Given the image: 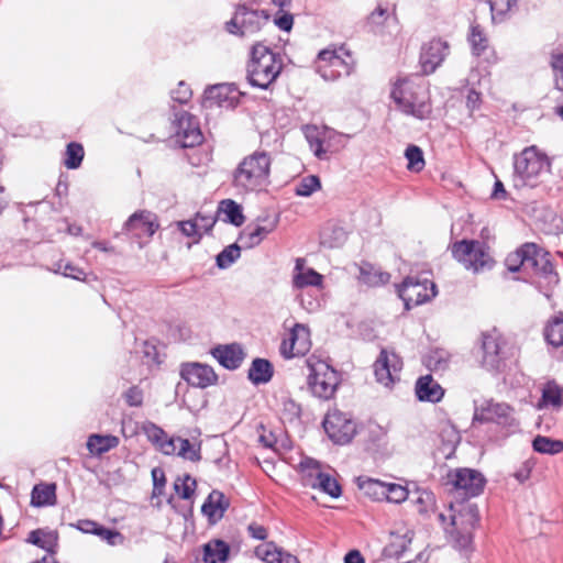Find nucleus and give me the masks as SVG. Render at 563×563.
Returning <instances> with one entry per match:
<instances>
[{
    "label": "nucleus",
    "instance_id": "c03bdc74",
    "mask_svg": "<svg viewBox=\"0 0 563 563\" xmlns=\"http://www.w3.org/2000/svg\"><path fill=\"white\" fill-rule=\"evenodd\" d=\"M66 157L64 161L65 166L68 169H76L81 165L84 159L85 151L81 144L71 142L67 145Z\"/></svg>",
    "mask_w": 563,
    "mask_h": 563
},
{
    "label": "nucleus",
    "instance_id": "f704fd0d",
    "mask_svg": "<svg viewBox=\"0 0 563 563\" xmlns=\"http://www.w3.org/2000/svg\"><path fill=\"white\" fill-rule=\"evenodd\" d=\"M119 438L111 434H91L87 440V449L93 455H102L119 445Z\"/></svg>",
    "mask_w": 563,
    "mask_h": 563
},
{
    "label": "nucleus",
    "instance_id": "aec40b11",
    "mask_svg": "<svg viewBox=\"0 0 563 563\" xmlns=\"http://www.w3.org/2000/svg\"><path fill=\"white\" fill-rule=\"evenodd\" d=\"M449 53V45L446 42L434 38L424 44L420 54V63L426 74L433 73L438 66L444 60Z\"/></svg>",
    "mask_w": 563,
    "mask_h": 563
},
{
    "label": "nucleus",
    "instance_id": "052dcab7",
    "mask_svg": "<svg viewBox=\"0 0 563 563\" xmlns=\"http://www.w3.org/2000/svg\"><path fill=\"white\" fill-rule=\"evenodd\" d=\"M523 245L518 249L515 253H511L506 258L507 267L510 272H517L520 268L523 269Z\"/></svg>",
    "mask_w": 563,
    "mask_h": 563
},
{
    "label": "nucleus",
    "instance_id": "7c9ffc66",
    "mask_svg": "<svg viewBox=\"0 0 563 563\" xmlns=\"http://www.w3.org/2000/svg\"><path fill=\"white\" fill-rule=\"evenodd\" d=\"M26 542L34 544L51 553L49 555H53L58 544V534L53 530L35 529L29 533Z\"/></svg>",
    "mask_w": 563,
    "mask_h": 563
},
{
    "label": "nucleus",
    "instance_id": "a19ab883",
    "mask_svg": "<svg viewBox=\"0 0 563 563\" xmlns=\"http://www.w3.org/2000/svg\"><path fill=\"white\" fill-rule=\"evenodd\" d=\"M278 410L284 421L292 422L299 418L301 407L289 396L282 395L278 398Z\"/></svg>",
    "mask_w": 563,
    "mask_h": 563
},
{
    "label": "nucleus",
    "instance_id": "c85d7f7f",
    "mask_svg": "<svg viewBox=\"0 0 563 563\" xmlns=\"http://www.w3.org/2000/svg\"><path fill=\"white\" fill-rule=\"evenodd\" d=\"M255 554L267 563H299L296 556L284 552L274 542L256 547Z\"/></svg>",
    "mask_w": 563,
    "mask_h": 563
},
{
    "label": "nucleus",
    "instance_id": "5fc2aeb1",
    "mask_svg": "<svg viewBox=\"0 0 563 563\" xmlns=\"http://www.w3.org/2000/svg\"><path fill=\"white\" fill-rule=\"evenodd\" d=\"M550 66L553 70L555 88L563 91V53H552Z\"/></svg>",
    "mask_w": 563,
    "mask_h": 563
},
{
    "label": "nucleus",
    "instance_id": "20e7f679",
    "mask_svg": "<svg viewBox=\"0 0 563 563\" xmlns=\"http://www.w3.org/2000/svg\"><path fill=\"white\" fill-rule=\"evenodd\" d=\"M450 522L444 527L450 542L455 549L468 550L473 541V531L479 522V512L475 504L461 505L457 510L450 508Z\"/></svg>",
    "mask_w": 563,
    "mask_h": 563
},
{
    "label": "nucleus",
    "instance_id": "6ab92c4d",
    "mask_svg": "<svg viewBox=\"0 0 563 563\" xmlns=\"http://www.w3.org/2000/svg\"><path fill=\"white\" fill-rule=\"evenodd\" d=\"M158 229L154 213L147 210L134 212L124 223V230L137 239L152 238Z\"/></svg>",
    "mask_w": 563,
    "mask_h": 563
},
{
    "label": "nucleus",
    "instance_id": "cd10ccee",
    "mask_svg": "<svg viewBox=\"0 0 563 563\" xmlns=\"http://www.w3.org/2000/svg\"><path fill=\"white\" fill-rule=\"evenodd\" d=\"M312 132L316 133V135L311 134L310 130H308L307 133L310 148L318 158L323 159L327 157V154L331 152L330 141L340 135L329 129H324L321 133L318 132L317 129H313Z\"/></svg>",
    "mask_w": 563,
    "mask_h": 563
},
{
    "label": "nucleus",
    "instance_id": "58836bf2",
    "mask_svg": "<svg viewBox=\"0 0 563 563\" xmlns=\"http://www.w3.org/2000/svg\"><path fill=\"white\" fill-rule=\"evenodd\" d=\"M358 487L373 500H385L386 492H388L387 483L374 478H358Z\"/></svg>",
    "mask_w": 563,
    "mask_h": 563
},
{
    "label": "nucleus",
    "instance_id": "473e14b6",
    "mask_svg": "<svg viewBox=\"0 0 563 563\" xmlns=\"http://www.w3.org/2000/svg\"><path fill=\"white\" fill-rule=\"evenodd\" d=\"M229 507L225 496L219 490H212L201 507V511L209 518H222Z\"/></svg>",
    "mask_w": 563,
    "mask_h": 563
},
{
    "label": "nucleus",
    "instance_id": "69168bd1",
    "mask_svg": "<svg viewBox=\"0 0 563 563\" xmlns=\"http://www.w3.org/2000/svg\"><path fill=\"white\" fill-rule=\"evenodd\" d=\"M532 471V463L530 461L523 462L520 467L514 473L515 478L520 482L525 483L529 479L530 474Z\"/></svg>",
    "mask_w": 563,
    "mask_h": 563
},
{
    "label": "nucleus",
    "instance_id": "4d7b16f0",
    "mask_svg": "<svg viewBox=\"0 0 563 563\" xmlns=\"http://www.w3.org/2000/svg\"><path fill=\"white\" fill-rule=\"evenodd\" d=\"M54 272L62 274L65 277H70V278H74L77 280L84 279V277L86 275L81 268L73 265L71 263L64 264L62 262L56 264V268L54 269Z\"/></svg>",
    "mask_w": 563,
    "mask_h": 563
},
{
    "label": "nucleus",
    "instance_id": "338daca9",
    "mask_svg": "<svg viewBox=\"0 0 563 563\" xmlns=\"http://www.w3.org/2000/svg\"><path fill=\"white\" fill-rule=\"evenodd\" d=\"M247 532L253 539H256V540L264 541L267 538L266 528L256 522H252L247 526Z\"/></svg>",
    "mask_w": 563,
    "mask_h": 563
},
{
    "label": "nucleus",
    "instance_id": "6e6d98bb",
    "mask_svg": "<svg viewBox=\"0 0 563 563\" xmlns=\"http://www.w3.org/2000/svg\"><path fill=\"white\" fill-rule=\"evenodd\" d=\"M387 488L385 500L389 503L400 504L408 498L407 488L399 484L387 483Z\"/></svg>",
    "mask_w": 563,
    "mask_h": 563
},
{
    "label": "nucleus",
    "instance_id": "4c0bfd02",
    "mask_svg": "<svg viewBox=\"0 0 563 563\" xmlns=\"http://www.w3.org/2000/svg\"><path fill=\"white\" fill-rule=\"evenodd\" d=\"M451 354L444 349L431 350L424 357V365L432 372L441 373L449 368Z\"/></svg>",
    "mask_w": 563,
    "mask_h": 563
},
{
    "label": "nucleus",
    "instance_id": "09e8293b",
    "mask_svg": "<svg viewBox=\"0 0 563 563\" xmlns=\"http://www.w3.org/2000/svg\"><path fill=\"white\" fill-rule=\"evenodd\" d=\"M321 188V183L318 176L309 175L303 177L295 188V194L300 197H309L314 191Z\"/></svg>",
    "mask_w": 563,
    "mask_h": 563
},
{
    "label": "nucleus",
    "instance_id": "2f4dec72",
    "mask_svg": "<svg viewBox=\"0 0 563 563\" xmlns=\"http://www.w3.org/2000/svg\"><path fill=\"white\" fill-rule=\"evenodd\" d=\"M56 504V485L41 483L33 487L31 505L34 507L54 506Z\"/></svg>",
    "mask_w": 563,
    "mask_h": 563
},
{
    "label": "nucleus",
    "instance_id": "37998d69",
    "mask_svg": "<svg viewBox=\"0 0 563 563\" xmlns=\"http://www.w3.org/2000/svg\"><path fill=\"white\" fill-rule=\"evenodd\" d=\"M549 344L558 347L563 346V318H555L550 321L544 330Z\"/></svg>",
    "mask_w": 563,
    "mask_h": 563
},
{
    "label": "nucleus",
    "instance_id": "a211bd4d",
    "mask_svg": "<svg viewBox=\"0 0 563 563\" xmlns=\"http://www.w3.org/2000/svg\"><path fill=\"white\" fill-rule=\"evenodd\" d=\"M180 375L189 385L198 388H207L218 382V375L213 368L201 363L183 364Z\"/></svg>",
    "mask_w": 563,
    "mask_h": 563
},
{
    "label": "nucleus",
    "instance_id": "1a4fd4ad",
    "mask_svg": "<svg viewBox=\"0 0 563 563\" xmlns=\"http://www.w3.org/2000/svg\"><path fill=\"white\" fill-rule=\"evenodd\" d=\"M354 68V60L350 53L325 48L318 54L316 69L328 81H334L343 76H349Z\"/></svg>",
    "mask_w": 563,
    "mask_h": 563
},
{
    "label": "nucleus",
    "instance_id": "9b49d317",
    "mask_svg": "<svg viewBox=\"0 0 563 563\" xmlns=\"http://www.w3.org/2000/svg\"><path fill=\"white\" fill-rule=\"evenodd\" d=\"M269 20L265 10H253L244 4L238 5L233 18L225 23L229 33L250 36L257 33Z\"/></svg>",
    "mask_w": 563,
    "mask_h": 563
},
{
    "label": "nucleus",
    "instance_id": "9d476101",
    "mask_svg": "<svg viewBox=\"0 0 563 563\" xmlns=\"http://www.w3.org/2000/svg\"><path fill=\"white\" fill-rule=\"evenodd\" d=\"M452 255L462 263L466 269L477 273L490 268L494 260L487 251V246L479 241L462 240L452 245Z\"/></svg>",
    "mask_w": 563,
    "mask_h": 563
},
{
    "label": "nucleus",
    "instance_id": "c9c22d12",
    "mask_svg": "<svg viewBox=\"0 0 563 563\" xmlns=\"http://www.w3.org/2000/svg\"><path fill=\"white\" fill-rule=\"evenodd\" d=\"M360 280L367 286H382L389 282L390 275L369 263L360 265Z\"/></svg>",
    "mask_w": 563,
    "mask_h": 563
},
{
    "label": "nucleus",
    "instance_id": "de8ad7c7",
    "mask_svg": "<svg viewBox=\"0 0 563 563\" xmlns=\"http://www.w3.org/2000/svg\"><path fill=\"white\" fill-rule=\"evenodd\" d=\"M408 161L407 168L411 172H420L424 167L422 150L417 145H409L405 151Z\"/></svg>",
    "mask_w": 563,
    "mask_h": 563
},
{
    "label": "nucleus",
    "instance_id": "79ce46f5",
    "mask_svg": "<svg viewBox=\"0 0 563 563\" xmlns=\"http://www.w3.org/2000/svg\"><path fill=\"white\" fill-rule=\"evenodd\" d=\"M532 448L536 452L553 455L563 451V442L561 440H553L548 437L538 435L532 441Z\"/></svg>",
    "mask_w": 563,
    "mask_h": 563
},
{
    "label": "nucleus",
    "instance_id": "412c9836",
    "mask_svg": "<svg viewBox=\"0 0 563 563\" xmlns=\"http://www.w3.org/2000/svg\"><path fill=\"white\" fill-rule=\"evenodd\" d=\"M401 369V362L395 353L382 350L374 364V373L378 383L389 386L395 380V375Z\"/></svg>",
    "mask_w": 563,
    "mask_h": 563
},
{
    "label": "nucleus",
    "instance_id": "f03ea898",
    "mask_svg": "<svg viewBox=\"0 0 563 563\" xmlns=\"http://www.w3.org/2000/svg\"><path fill=\"white\" fill-rule=\"evenodd\" d=\"M550 172V158L536 145L514 155L512 184L517 189L538 187Z\"/></svg>",
    "mask_w": 563,
    "mask_h": 563
},
{
    "label": "nucleus",
    "instance_id": "e2e57ef3",
    "mask_svg": "<svg viewBox=\"0 0 563 563\" xmlns=\"http://www.w3.org/2000/svg\"><path fill=\"white\" fill-rule=\"evenodd\" d=\"M195 223L198 224L199 230L203 233H207L212 229L216 223V218L212 214H206L202 212H197L196 217L192 219Z\"/></svg>",
    "mask_w": 563,
    "mask_h": 563
},
{
    "label": "nucleus",
    "instance_id": "774afa93",
    "mask_svg": "<svg viewBox=\"0 0 563 563\" xmlns=\"http://www.w3.org/2000/svg\"><path fill=\"white\" fill-rule=\"evenodd\" d=\"M178 438H170L168 439L167 437L165 438V440L161 443L159 445V449L162 450V452L164 454H177V451H178Z\"/></svg>",
    "mask_w": 563,
    "mask_h": 563
},
{
    "label": "nucleus",
    "instance_id": "ddd939ff",
    "mask_svg": "<svg viewBox=\"0 0 563 563\" xmlns=\"http://www.w3.org/2000/svg\"><path fill=\"white\" fill-rule=\"evenodd\" d=\"M446 479V484L452 486V490L463 498L478 496L483 492L486 483L483 474L472 468L451 471Z\"/></svg>",
    "mask_w": 563,
    "mask_h": 563
},
{
    "label": "nucleus",
    "instance_id": "393cba45",
    "mask_svg": "<svg viewBox=\"0 0 563 563\" xmlns=\"http://www.w3.org/2000/svg\"><path fill=\"white\" fill-rule=\"evenodd\" d=\"M303 465L305 467L316 471V479L313 483H311L312 487L319 488L323 493L330 495L332 498H338L341 496V486L334 477L320 471L319 462L314 460H308Z\"/></svg>",
    "mask_w": 563,
    "mask_h": 563
},
{
    "label": "nucleus",
    "instance_id": "39448f33",
    "mask_svg": "<svg viewBox=\"0 0 563 563\" xmlns=\"http://www.w3.org/2000/svg\"><path fill=\"white\" fill-rule=\"evenodd\" d=\"M390 97L406 115L424 120L431 113V104L422 87L410 79L398 80L391 89Z\"/></svg>",
    "mask_w": 563,
    "mask_h": 563
},
{
    "label": "nucleus",
    "instance_id": "72a5a7b5",
    "mask_svg": "<svg viewBox=\"0 0 563 563\" xmlns=\"http://www.w3.org/2000/svg\"><path fill=\"white\" fill-rule=\"evenodd\" d=\"M273 374L274 368L272 363L266 358L258 357L253 360L247 377L253 384L261 385L268 383L272 379Z\"/></svg>",
    "mask_w": 563,
    "mask_h": 563
},
{
    "label": "nucleus",
    "instance_id": "c756f323",
    "mask_svg": "<svg viewBox=\"0 0 563 563\" xmlns=\"http://www.w3.org/2000/svg\"><path fill=\"white\" fill-rule=\"evenodd\" d=\"M368 24L373 32H383L384 27L391 32L397 27V16L388 11V9L378 5L368 16Z\"/></svg>",
    "mask_w": 563,
    "mask_h": 563
},
{
    "label": "nucleus",
    "instance_id": "f8f14e48",
    "mask_svg": "<svg viewBox=\"0 0 563 563\" xmlns=\"http://www.w3.org/2000/svg\"><path fill=\"white\" fill-rule=\"evenodd\" d=\"M437 292L435 284L428 277L408 276L398 288V295L407 309L431 300Z\"/></svg>",
    "mask_w": 563,
    "mask_h": 563
},
{
    "label": "nucleus",
    "instance_id": "5701e85b",
    "mask_svg": "<svg viewBox=\"0 0 563 563\" xmlns=\"http://www.w3.org/2000/svg\"><path fill=\"white\" fill-rule=\"evenodd\" d=\"M265 224L260 222L249 224L240 234L239 242L245 249H252L258 245L271 232L276 228L277 221H265Z\"/></svg>",
    "mask_w": 563,
    "mask_h": 563
},
{
    "label": "nucleus",
    "instance_id": "6e6552de",
    "mask_svg": "<svg viewBox=\"0 0 563 563\" xmlns=\"http://www.w3.org/2000/svg\"><path fill=\"white\" fill-rule=\"evenodd\" d=\"M476 422L495 423L509 432L516 431L519 427L514 408L506 402H497L494 399L475 402L473 424Z\"/></svg>",
    "mask_w": 563,
    "mask_h": 563
},
{
    "label": "nucleus",
    "instance_id": "603ef678",
    "mask_svg": "<svg viewBox=\"0 0 563 563\" xmlns=\"http://www.w3.org/2000/svg\"><path fill=\"white\" fill-rule=\"evenodd\" d=\"M542 401L553 407L562 406V389L555 383H548L542 390Z\"/></svg>",
    "mask_w": 563,
    "mask_h": 563
},
{
    "label": "nucleus",
    "instance_id": "7ed1b4c3",
    "mask_svg": "<svg viewBox=\"0 0 563 563\" xmlns=\"http://www.w3.org/2000/svg\"><path fill=\"white\" fill-rule=\"evenodd\" d=\"M280 54L257 43L252 46L247 64V79L253 87L267 89L279 76L283 69Z\"/></svg>",
    "mask_w": 563,
    "mask_h": 563
},
{
    "label": "nucleus",
    "instance_id": "a878e982",
    "mask_svg": "<svg viewBox=\"0 0 563 563\" xmlns=\"http://www.w3.org/2000/svg\"><path fill=\"white\" fill-rule=\"evenodd\" d=\"M416 396L420 401L439 402L444 396V389L431 375H424L417 379L415 386Z\"/></svg>",
    "mask_w": 563,
    "mask_h": 563
},
{
    "label": "nucleus",
    "instance_id": "0eeeda50",
    "mask_svg": "<svg viewBox=\"0 0 563 563\" xmlns=\"http://www.w3.org/2000/svg\"><path fill=\"white\" fill-rule=\"evenodd\" d=\"M307 383L311 394L324 400L332 398L340 383L338 372L328 363L311 357L307 360Z\"/></svg>",
    "mask_w": 563,
    "mask_h": 563
},
{
    "label": "nucleus",
    "instance_id": "0e129e2a",
    "mask_svg": "<svg viewBox=\"0 0 563 563\" xmlns=\"http://www.w3.org/2000/svg\"><path fill=\"white\" fill-rule=\"evenodd\" d=\"M125 401L131 407H139L143 402V393L137 387H131L124 394Z\"/></svg>",
    "mask_w": 563,
    "mask_h": 563
},
{
    "label": "nucleus",
    "instance_id": "2eb2a0df",
    "mask_svg": "<svg viewBox=\"0 0 563 563\" xmlns=\"http://www.w3.org/2000/svg\"><path fill=\"white\" fill-rule=\"evenodd\" d=\"M174 129L176 142L181 147H194L202 141L198 122L186 111L175 113Z\"/></svg>",
    "mask_w": 563,
    "mask_h": 563
},
{
    "label": "nucleus",
    "instance_id": "3c124183",
    "mask_svg": "<svg viewBox=\"0 0 563 563\" xmlns=\"http://www.w3.org/2000/svg\"><path fill=\"white\" fill-rule=\"evenodd\" d=\"M493 21H501L516 5L517 0H488Z\"/></svg>",
    "mask_w": 563,
    "mask_h": 563
},
{
    "label": "nucleus",
    "instance_id": "a18cd8bd",
    "mask_svg": "<svg viewBox=\"0 0 563 563\" xmlns=\"http://www.w3.org/2000/svg\"><path fill=\"white\" fill-rule=\"evenodd\" d=\"M241 246L236 243L224 247L217 255V266L221 269L229 268L240 257Z\"/></svg>",
    "mask_w": 563,
    "mask_h": 563
},
{
    "label": "nucleus",
    "instance_id": "680f3d73",
    "mask_svg": "<svg viewBox=\"0 0 563 563\" xmlns=\"http://www.w3.org/2000/svg\"><path fill=\"white\" fill-rule=\"evenodd\" d=\"M144 430H145V433H146L148 440H151L153 443L157 444L158 446L167 437L165 431L154 423H148L147 426H145Z\"/></svg>",
    "mask_w": 563,
    "mask_h": 563
},
{
    "label": "nucleus",
    "instance_id": "4be33fe9",
    "mask_svg": "<svg viewBox=\"0 0 563 563\" xmlns=\"http://www.w3.org/2000/svg\"><path fill=\"white\" fill-rule=\"evenodd\" d=\"M236 88L229 84H218L208 87L203 92V104L207 108L232 107L236 101Z\"/></svg>",
    "mask_w": 563,
    "mask_h": 563
},
{
    "label": "nucleus",
    "instance_id": "4468645a",
    "mask_svg": "<svg viewBox=\"0 0 563 563\" xmlns=\"http://www.w3.org/2000/svg\"><path fill=\"white\" fill-rule=\"evenodd\" d=\"M323 428L328 437L336 444L349 443L356 433L355 422L339 410L327 413Z\"/></svg>",
    "mask_w": 563,
    "mask_h": 563
},
{
    "label": "nucleus",
    "instance_id": "f257e3e1",
    "mask_svg": "<svg viewBox=\"0 0 563 563\" xmlns=\"http://www.w3.org/2000/svg\"><path fill=\"white\" fill-rule=\"evenodd\" d=\"M272 156L257 150L241 159L233 169L231 185L239 194L263 190L269 184Z\"/></svg>",
    "mask_w": 563,
    "mask_h": 563
},
{
    "label": "nucleus",
    "instance_id": "b1692460",
    "mask_svg": "<svg viewBox=\"0 0 563 563\" xmlns=\"http://www.w3.org/2000/svg\"><path fill=\"white\" fill-rule=\"evenodd\" d=\"M211 354L227 369H236L244 360V352L240 344L218 345L212 349Z\"/></svg>",
    "mask_w": 563,
    "mask_h": 563
},
{
    "label": "nucleus",
    "instance_id": "49530a36",
    "mask_svg": "<svg viewBox=\"0 0 563 563\" xmlns=\"http://www.w3.org/2000/svg\"><path fill=\"white\" fill-rule=\"evenodd\" d=\"M178 456L191 462H198L201 460L200 444H192L188 439L178 438Z\"/></svg>",
    "mask_w": 563,
    "mask_h": 563
},
{
    "label": "nucleus",
    "instance_id": "e433bc0d",
    "mask_svg": "<svg viewBox=\"0 0 563 563\" xmlns=\"http://www.w3.org/2000/svg\"><path fill=\"white\" fill-rule=\"evenodd\" d=\"M229 545L221 540L208 542L203 548V561L206 563H223L228 560Z\"/></svg>",
    "mask_w": 563,
    "mask_h": 563
},
{
    "label": "nucleus",
    "instance_id": "bf43d9fd",
    "mask_svg": "<svg viewBox=\"0 0 563 563\" xmlns=\"http://www.w3.org/2000/svg\"><path fill=\"white\" fill-rule=\"evenodd\" d=\"M177 224L181 233L188 238H194L198 241L202 236V232L199 230L198 224L192 220L179 221Z\"/></svg>",
    "mask_w": 563,
    "mask_h": 563
},
{
    "label": "nucleus",
    "instance_id": "13d9d810",
    "mask_svg": "<svg viewBox=\"0 0 563 563\" xmlns=\"http://www.w3.org/2000/svg\"><path fill=\"white\" fill-rule=\"evenodd\" d=\"M191 89L184 81H180L177 88L172 91V99L180 104L187 103L191 99Z\"/></svg>",
    "mask_w": 563,
    "mask_h": 563
},
{
    "label": "nucleus",
    "instance_id": "8fccbe9b",
    "mask_svg": "<svg viewBox=\"0 0 563 563\" xmlns=\"http://www.w3.org/2000/svg\"><path fill=\"white\" fill-rule=\"evenodd\" d=\"M468 42L475 55H481L487 48L488 45L487 37L483 33L481 26L477 24L471 26Z\"/></svg>",
    "mask_w": 563,
    "mask_h": 563
},
{
    "label": "nucleus",
    "instance_id": "423d86ee",
    "mask_svg": "<svg viewBox=\"0 0 563 563\" xmlns=\"http://www.w3.org/2000/svg\"><path fill=\"white\" fill-rule=\"evenodd\" d=\"M523 271H530L539 278V285L545 289L544 295L549 298L548 290L559 283L551 254L534 243L523 244Z\"/></svg>",
    "mask_w": 563,
    "mask_h": 563
},
{
    "label": "nucleus",
    "instance_id": "ea45409f",
    "mask_svg": "<svg viewBox=\"0 0 563 563\" xmlns=\"http://www.w3.org/2000/svg\"><path fill=\"white\" fill-rule=\"evenodd\" d=\"M219 212L224 214L223 221L230 222L236 227L244 222L241 206L231 199L221 201Z\"/></svg>",
    "mask_w": 563,
    "mask_h": 563
},
{
    "label": "nucleus",
    "instance_id": "dca6fc26",
    "mask_svg": "<svg viewBox=\"0 0 563 563\" xmlns=\"http://www.w3.org/2000/svg\"><path fill=\"white\" fill-rule=\"evenodd\" d=\"M311 346L310 331L307 325L296 323L289 331L279 347V352L284 358H292L305 355Z\"/></svg>",
    "mask_w": 563,
    "mask_h": 563
},
{
    "label": "nucleus",
    "instance_id": "bb28decb",
    "mask_svg": "<svg viewBox=\"0 0 563 563\" xmlns=\"http://www.w3.org/2000/svg\"><path fill=\"white\" fill-rule=\"evenodd\" d=\"M323 276L313 268L305 267V260L297 258L292 275V284L296 288H305L308 286L321 287Z\"/></svg>",
    "mask_w": 563,
    "mask_h": 563
},
{
    "label": "nucleus",
    "instance_id": "864d4df0",
    "mask_svg": "<svg viewBox=\"0 0 563 563\" xmlns=\"http://www.w3.org/2000/svg\"><path fill=\"white\" fill-rule=\"evenodd\" d=\"M174 488L180 498L189 499L194 495L196 481L190 475H184L175 481Z\"/></svg>",
    "mask_w": 563,
    "mask_h": 563
},
{
    "label": "nucleus",
    "instance_id": "f3484780",
    "mask_svg": "<svg viewBox=\"0 0 563 563\" xmlns=\"http://www.w3.org/2000/svg\"><path fill=\"white\" fill-rule=\"evenodd\" d=\"M505 345V340L503 336L496 331L486 332L482 335V365L488 371H497L499 369L504 356H503V347Z\"/></svg>",
    "mask_w": 563,
    "mask_h": 563
}]
</instances>
